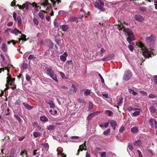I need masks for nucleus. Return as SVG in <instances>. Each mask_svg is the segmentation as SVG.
I'll return each instance as SVG.
<instances>
[{"label":"nucleus","instance_id":"nucleus-25","mask_svg":"<svg viewBox=\"0 0 157 157\" xmlns=\"http://www.w3.org/2000/svg\"><path fill=\"white\" fill-rule=\"evenodd\" d=\"M94 117V115H93L92 113H91L90 114H89L88 115V116L87 117V118H86V120L88 121H90L92 119V118Z\"/></svg>","mask_w":157,"mask_h":157},{"label":"nucleus","instance_id":"nucleus-32","mask_svg":"<svg viewBox=\"0 0 157 157\" xmlns=\"http://www.w3.org/2000/svg\"><path fill=\"white\" fill-rule=\"evenodd\" d=\"M110 128H108L105 131L103 132V134L105 136L108 135L110 132Z\"/></svg>","mask_w":157,"mask_h":157},{"label":"nucleus","instance_id":"nucleus-24","mask_svg":"<svg viewBox=\"0 0 157 157\" xmlns=\"http://www.w3.org/2000/svg\"><path fill=\"white\" fill-rule=\"evenodd\" d=\"M71 90L73 92L75 93H76L77 90V88L76 87L75 85L74 84L72 85L71 87Z\"/></svg>","mask_w":157,"mask_h":157},{"label":"nucleus","instance_id":"nucleus-28","mask_svg":"<svg viewBox=\"0 0 157 157\" xmlns=\"http://www.w3.org/2000/svg\"><path fill=\"white\" fill-rule=\"evenodd\" d=\"M55 128L54 126L53 125H49L47 127V129L50 131L53 130Z\"/></svg>","mask_w":157,"mask_h":157},{"label":"nucleus","instance_id":"nucleus-53","mask_svg":"<svg viewBox=\"0 0 157 157\" xmlns=\"http://www.w3.org/2000/svg\"><path fill=\"white\" fill-rule=\"evenodd\" d=\"M154 83L157 84V75L154 76Z\"/></svg>","mask_w":157,"mask_h":157},{"label":"nucleus","instance_id":"nucleus-37","mask_svg":"<svg viewBox=\"0 0 157 157\" xmlns=\"http://www.w3.org/2000/svg\"><path fill=\"white\" fill-rule=\"evenodd\" d=\"M140 113V111H136L132 113V115L133 116H136L139 115Z\"/></svg>","mask_w":157,"mask_h":157},{"label":"nucleus","instance_id":"nucleus-13","mask_svg":"<svg viewBox=\"0 0 157 157\" xmlns=\"http://www.w3.org/2000/svg\"><path fill=\"white\" fill-rule=\"evenodd\" d=\"M1 49L4 52H6L7 51V47L6 44L4 42L2 44Z\"/></svg>","mask_w":157,"mask_h":157},{"label":"nucleus","instance_id":"nucleus-44","mask_svg":"<svg viewBox=\"0 0 157 157\" xmlns=\"http://www.w3.org/2000/svg\"><path fill=\"white\" fill-rule=\"evenodd\" d=\"M60 59L63 61H65L66 60V58L63 55H62L60 56Z\"/></svg>","mask_w":157,"mask_h":157},{"label":"nucleus","instance_id":"nucleus-40","mask_svg":"<svg viewBox=\"0 0 157 157\" xmlns=\"http://www.w3.org/2000/svg\"><path fill=\"white\" fill-rule=\"evenodd\" d=\"M33 21L34 23L37 25L39 24V22L37 19L35 17H34L33 19Z\"/></svg>","mask_w":157,"mask_h":157},{"label":"nucleus","instance_id":"nucleus-46","mask_svg":"<svg viewBox=\"0 0 157 157\" xmlns=\"http://www.w3.org/2000/svg\"><path fill=\"white\" fill-rule=\"evenodd\" d=\"M148 97L149 98H156L157 97V96L153 95L152 94H151L149 95Z\"/></svg>","mask_w":157,"mask_h":157},{"label":"nucleus","instance_id":"nucleus-9","mask_svg":"<svg viewBox=\"0 0 157 157\" xmlns=\"http://www.w3.org/2000/svg\"><path fill=\"white\" fill-rule=\"evenodd\" d=\"M45 70L46 71V73L48 75L51 74L54 71L52 69L51 67H47L45 68Z\"/></svg>","mask_w":157,"mask_h":157},{"label":"nucleus","instance_id":"nucleus-12","mask_svg":"<svg viewBox=\"0 0 157 157\" xmlns=\"http://www.w3.org/2000/svg\"><path fill=\"white\" fill-rule=\"evenodd\" d=\"M50 76L53 80L56 82H58V80L57 78L56 75L55 73V72L49 75Z\"/></svg>","mask_w":157,"mask_h":157},{"label":"nucleus","instance_id":"nucleus-5","mask_svg":"<svg viewBox=\"0 0 157 157\" xmlns=\"http://www.w3.org/2000/svg\"><path fill=\"white\" fill-rule=\"evenodd\" d=\"M29 5H31V3L29 2H26L23 4L22 6L17 4L16 6L18 7L20 9H21L23 11H25V10H29L28 6Z\"/></svg>","mask_w":157,"mask_h":157},{"label":"nucleus","instance_id":"nucleus-10","mask_svg":"<svg viewBox=\"0 0 157 157\" xmlns=\"http://www.w3.org/2000/svg\"><path fill=\"white\" fill-rule=\"evenodd\" d=\"M109 122L111 126L113 128V129L115 130L116 127L117 126L116 122L114 120H109Z\"/></svg>","mask_w":157,"mask_h":157},{"label":"nucleus","instance_id":"nucleus-42","mask_svg":"<svg viewBox=\"0 0 157 157\" xmlns=\"http://www.w3.org/2000/svg\"><path fill=\"white\" fill-rule=\"evenodd\" d=\"M38 16L42 20L44 19V15L43 13L41 12H39L38 13Z\"/></svg>","mask_w":157,"mask_h":157},{"label":"nucleus","instance_id":"nucleus-60","mask_svg":"<svg viewBox=\"0 0 157 157\" xmlns=\"http://www.w3.org/2000/svg\"><path fill=\"white\" fill-rule=\"evenodd\" d=\"M98 75L99 76V77L101 80L102 82V83H104V80L103 78L102 77V76L100 74H99Z\"/></svg>","mask_w":157,"mask_h":157},{"label":"nucleus","instance_id":"nucleus-58","mask_svg":"<svg viewBox=\"0 0 157 157\" xmlns=\"http://www.w3.org/2000/svg\"><path fill=\"white\" fill-rule=\"evenodd\" d=\"M66 63L69 65L72 64H73V61L72 60H67L66 62Z\"/></svg>","mask_w":157,"mask_h":157},{"label":"nucleus","instance_id":"nucleus-64","mask_svg":"<svg viewBox=\"0 0 157 157\" xmlns=\"http://www.w3.org/2000/svg\"><path fill=\"white\" fill-rule=\"evenodd\" d=\"M137 151L138 154H139V157H143L140 151L139 150H137Z\"/></svg>","mask_w":157,"mask_h":157},{"label":"nucleus","instance_id":"nucleus-56","mask_svg":"<svg viewBox=\"0 0 157 157\" xmlns=\"http://www.w3.org/2000/svg\"><path fill=\"white\" fill-rule=\"evenodd\" d=\"M10 157H15V152L11 151L10 154Z\"/></svg>","mask_w":157,"mask_h":157},{"label":"nucleus","instance_id":"nucleus-52","mask_svg":"<svg viewBox=\"0 0 157 157\" xmlns=\"http://www.w3.org/2000/svg\"><path fill=\"white\" fill-rule=\"evenodd\" d=\"M124 126H122L119 129V132L122 133L124 131Z\"/></svg>","mask_w":157,"mask_h":157},{"label":"nucleus","instance_id":"nucleus-22","mask_svg":"<svg viewBox=\"0 0 157 157\" xmlns=\"http://www.w3.org/2000/svg\"><path fill=\"white\" fill-rule=\"evenodd\" d=\"M127 110L129 111H131L132 110H140L138 108H136L133 107H132L131 106L128 107L127 108Z\"/></svg>","mask_w":157,"mask_h":157},{"label":"nucleus","instance_id":"nucleus-4","mask_svg":"<svg viewBox=\"0 0 157 157\" xmlns=\"http://www.w3.org/2000/svg\"><path fill=\"white\" fill-rule=\"evenodd\" d=\"M104 5V3L100 0H98V2H96L94 3L95 6L102 11H104L105 10V9L103 7Z\"/></svg>","mask_w":157,"mask_h":157},{"label":"nucleus","instance_id":"nucleus-35","mask_svg":"<svg viewBox=\"0 0 157 157\" xmlns=\"http://www.w3.org/2000/svg\"><path fill=\"white\" fill-rule=\"evenodd\" d=\"M13 65H11L10 66L8 65L7 67H5V69L7 70V75H9V72H10V67H13Z\"/></svg>","mask_w":157,"mask_h":157},{"label":"nucleus","instance_id":"nucleus-45","mask_svg":"<svg viewBox=\"0 0 157 157\" xmlns=\"http://www.w3.org/2000/svg\"><path fill=\"white\" fill-rule=\"evenodd\" d=\"M17 20L18 21V24H21L22 20L21 17L20 16H18L17 17Z\"/></svg>","mask_w":157,"mask_h":157},{"label":"nucleus","instance_id":"nucleus-63","mask_svg":"<svg viewBox=\"0 0 157 157\" xmlns=\"http://www.w3.org/2000/svg\"><path fill=\"white\" fill-rule=\"evenodd\" d=\"M58 154H60L62 156V157H66V155L64 153H63L61 152H59L58 153Z\"/></svg>","mask_w":157,"mask_h":157},{"label":"nucleus","instance_id":"nucleus-41","mask_svg":"<svg viewBox=\"0 0 157 157\" xmlns=\"http://www.w3.org/2000/svg\"><path fill=\"white\" fill-rule=\"evenodd\" d=\"M42 144L43 145V146L45 148V149L47 151L48 149L49 148V145L48 144V143H45Z\"/></svg>","mask_w":157,"mask_h":157},{"label":"nucleus","instance_id":"nucleus-33","mask_svg":"<svg viewBox=\"0 0 157 157\" xmlns=\"http://www.w3.org/2000/svg\"><path fill=\"white\" fill-rule=\"evenodd\" d=\"M105 113L107 114L109 116H111L113 114V112L109 110H106L105 111Z\"/></svg>","mask_w":157,"mask_h":157},{"label":"nucleus","instance_id":"nucleus-17","mask_svg":"<svg viewBox=\"0 0 157 157\" xmlns=\"http://www.w3.org/2000/svg\"><path fill=\"white\" fill-rule=\"evenodd\" d=\"M23 105H24L25 108L28 109H31L33 108V107L29 105L28 103L23 102Z\"/></svg>","mask_w":157,"mask_h":157},{"label":"nucleus","instance_id":"nucleus-36","mask_svg":"<svg viewBox=\"0 0 157 157\" xmlns=\"http://www.w3.org/2000/svg\"><path fill=\"white\" fill-rule=\"evenodd\" d=\"M129 92L132 93V94L134 96H135L137 94V93L136 92L134 91L133 90L131 89H129Z\"/></svg>","mask_w":157,"mask_h":157},{"label":"nucleus","instance_id":"nucleus-39","mask_svg":"<svg viewBox=\"0 0 157 157\" xmlns=\"http://www.w3.org/2000/svg\"><path fill=\"white\" fill-rule=\"evenodd\" d=\"M139 11L143 12H146V9L144 7H141L139 8Z\"/></svg>","mask_w":157,"mask_h":157},{"label":"nucleus","instance_id":"nucleus-29","mask_svg":"<svg viewBox=\"0 0 157 157\" xmlns=\"http://www.w3.org/2000/svg\"><path fill=\"white\" fill-rule=\"evenodd\" d=\"M62 28L63 30L65 32L67 31L68 29V26L66 25H63Z\"/></svg>","mask_w":157,"mask_h":157},{"label":"nucleus","instance_id":"nucleus-8","mask_svg":"<svg viewBox=\"0 0 157 157\" xmlns=\"http://www.w3.org/2000/svg\"><path fill=\"white\" fill-rule=\"evenodd\" d=\"M149 110L151 113L154 114L157 113V109L153 105L151 106L149 108Z\"/></svg>","mask_w":157,"mask_h":157},{"label":"nucleus","instance_id":"nucleus-14","mask_svg":"<svg viewBox=\"0 0 157 157\" xmlns=\"http://www.w3.org/2000/svg\"><path fill=\"white\" fill-rule=\"evenodd\" d=\"M83 92H84V95L85 96H88L91 93V91L89 89L82 90L81 91V92L83 93Z\"/></svg>","mask_w":157,"mask_h":157},{"label":"nucleus","instance_id":"nucleus-47","mask_svg":"<svg viewBox=\"0 0 157 157\" xmlns=\"http://www.w3.org/2000/svg\"><path fill=\"white\" fill-rule=\"evenodd\" d=\"M13 83L14 82L12 81H6V85H10V86H12Z\"/></svg>","mask_w":157,"mask_h":157},{"label":"nucleus","instance_id":"nucleus-1","mask_svg":"<svg viewBox=\"0 0 157 157\" xmlns=\"http://www.w3.org/2000/svg\"><path fill=\"white\" fill-rule=\"evenodd\" d=\"M118 27L120 30L124 29V31L127 34L128 37L127 38V41L129 43L130 45H128V48L131 51H132L133 50V47L130 45L132 44V41L134 40V36L132 30L129 29L125 28L121 23L118 24Z\"/></svg>","mask_w":157,"mask_h":157},{"label":"nucleus","instance_id":"nucleus-11","mask_svg":"<svg viewBox=\"0 0 157 157\" xmlns=\"http://www.w3.org/2000/svg\"><path fill=\"white\" fill-rule=\"evenodd\" d=\"M135 18L136 20L139 21H142L144 20L143 17L139 14L136 15L135 16Z\"/></svg>","mask_w":157,"mask_h":157},{"label":"nucleus","instance_id":"nucleus-19","mask_svg":"<svg viewBox=\"0 0 157 157\" xmlns=\"http://www.w3.org/2000/svg\"><path fill=\"white\" fill-rule=\"evenodd\" d=\"M70 20L71 21L73 22H76L77 23L78 21V18L72 16L70 17Z\"/></svg>","mask_w":157,"mask_h":157},{"label":"nucleus","instance_id":"nucleus-30","mask_svg":"<svg viewBox=\"0 0 157 157\" xmlns=\"http://www.w3.org/2000/svg\"><path fill=\"white\" fill-rule=\"evenodd\" d=\"M141 144V141L140 140H137L136 141L134 144V145L136 147H137L140 145Z\"/></svg>","mask_w":157,"mask_h":157},{"label":"nucleus","instance_id":"nucleus-27","mask_svg":"<svg viewBox=\"0 0 157 157\" xmlns=\"http://www.w3.org/2000/svg\"><path fill=\"white\" fill-rule=\"evenodd\" d=\"M149 121L151 123L150 125H153L154 124L155 125V124L156 122L155 119L154 118L150 119L149 120Z\"/></svg>","mask_w":157,"mask_h":157},{"label":"nucleus","instance_id":"nucleus-59","mask_svg":"<svg viewBox=\"0 0 157 157\" xmlns=\"http://www.w3.org/2000/svg\"><path fill=\"white\" fill-rule=\"evenodd\" d=\"M56 20L55 19L54 22V25L56 27H58L59 26V24L58 22H56Z\"/></svg>","mask_w":157,"mask_h":157},{"label":"nucleus","instance_id":"nucleus-18","mask_svg":"<svg viewBox=\"0 0 157 157\" xmlns=\"http://www.w3.org/2000/svg\"><path fill=\"white\" fill-rule=\"evenodd\" d=\"M12 33L15 35H17L18 33L21 34V31H19L17 28H15L12 31Z\"/></svg>","mask_w":157,"mask_h":157},{"label":"nucleus","instance_id":"nucleus-54","mask_svg":"<svg viewBox=\"0 0 157 157\" xmlns=\"http://www.w3.org/2000/svg\"><path fill=\"white\" fill-rule=\"evenodd\" d=\"M106 152H103L101 153V157H105L106 156Z\"/></svg>","mask_w":157,"mask_h":157},{"label":"nucleus","instance_id":"nucleus-55","mask_svg":"<svg viewBox=\"0 0 157 157\" xmlns=\"http://www.w3.org/2000/svg\"><path fill=\"white\" fill-rule=\"evenodd\" d=\"M26 80L28 81H29L31 79V78L28 75H26Z\"/></svg>","mask_w":157,"mask_h":157},{"label":"nucleus","instance_id":"nucleus-2","mask_svg":"<svg viewBox=\"0 0 157 157\" xmlns=\"http://www.w3.org/2000/svg\"><path fill=\"white\" fill-rule=\"evenodd\" d=\"M137 45L139 47V50L142 51V54L145 58H151L152 56H154L153 53V49L151 47L150 50L147 49L143 44L141 42L137 43Z\"/></svg>","mask_w":157,"mask_h":157},{"label":"nucleus","instance_id":"nucleus-62","mask_svg":"<svg viewBox=\"0 0 157 157\" xmlns=\"http://www.w3.org/2000/svg\"><path fill=\"white\" fill-rule=\"evenodd\" d=\"M109 122H106L104 124H103L104 125V127H104L105 128H107L108 127V125H109Z\"/></svg>","mask_w":157,"mask_h":157},{"label":"nucleus","instance_id":"nucleus-26","mask_svg":"<svg viewBox=\"0 0 157 157\" xmlns=\"http://www.w3.org/2000/svg\"><path fill=\"white\" fill-rule=\"evenodd\" d=\"M33 136L35 138H36L40 136L41 134L39 132H36L33 133Z\"/></svg>","mask_w":157,"mask_h":157},{"label":"nucleus","instance_id":"nucleus-3","mask_svg":"<svg viewBox=\"0 0 157 157\" xmlns=\"http://www.w3.org/2000/svg\"><path fill=\"white\" fill-rule=\"evenodd\" d=\"M132 76V73L130 70L125 71L123 77V79L125 81L130 80Z\"/></svg>","mask_w":157,"mask_h":157},{"label":"nucleus","instance_id":"nucleus-15","mask_svg":"<svg viewBox=\"0 0 157 157\" xmlns=\"http://www.w3.org/2000/svg\"><path fill=\"white\" fill-rule=\"evenodd\" d=\"M123 98L122 96L120 97L117 100L118 106H120L121 103L123 102ZM117 107L118 108V106Z\"/></svg>","mask_w":157,"mask_h":157},{"label":"nucleus","instance_id":"nucleus-48","mask_svg":"<svg viewBox=\"0 0 157 157\" xmlns=\"http://www.w3.org/2000/svg\"><path fill=\"white\" fill-rule=\"evenodd\" d=\"M21 36L22 37L21 38H22V40H24V41H26L27 40L26 38V36L25 35L23 34H21Z\"/></svg>","mask_w":157,"mask_h":157},{"label":"nucleus","instance_id":"nucleus-61","mask_svg":"<svg viewBox=\"0 0 157 157\" xmlns=\"http://www.w3.org/2000/svg\"><path fill=\"white\" fill-rule=\"evenodd\" d=\"M48 46L50 48H52L53 47L54 44L50 42Z\"/></svg>","mask_w":157,"mask_h":157},{"label":"nucleus","instance_id":"nucleus-50","mask_svg":"<svg viewBox=\"0 0 157 157\" xmlns=\"http://www.w3.org/2000/svg\"><path fill=\"white\" fill-rule=\"evenodd\" d=\"M57 37V36H56V39H55V41L57 43V44H59V42L60 41V38H59V39H57L56 38Z\"/></svg>","mask_w":157,"mask_h":157},{"label":"nucleus","instance_id":"nucleus-43","mask_svg":"<svg viewBox=\"0 0 157 157\" xmlns=\"http://www.w3.org/2000/svg\"><path fill=\"white\" fill-rule=\"evenodd\" d=\"M36 57L34 56V55L33 54L30 55L28 58L29 59H34Z\"/></svg>","mask_w":157,"mask_h":157},{"label":"nucleus","instance_id":"nucleus-7","mask_svg":"<svg viewBox=\"0 0 157 157\" xmlns=\"http://www.w3.org/2000/svg\"><path fill=\"white\" fill-rule=\"evenodd\" d=\"M155 40V36L153 34H151L150 36L149 37H147L146 38V40L147 42L149 44L153 43Z\"/></svg>","mask_w":157,"mask_h":157},{"label":"nucleus","instance_id":"nucleus-51","mask_svg":"<svg viewBox=\"0 0 157 157\" xmlns=\"http://www.w3.org/2000/svg\"><path fill=\"white\" fill-rule=\"evenodd\" d=\"M60 74L61 75L62 77L64 79H66V77L65 75L62 72H60Z\"/></svg>","mask_w":157,"mask_h":157},{"label":"nucleus","instance_id":"nucleus-34","mask_svg":"<svg viewBox=\"0 0 157 157\" xmlns=\"http://www.w3.org/2000/svg\"><path fill=\"white\" fill-rule=\"evenodd\" d=\"M14 117L19 122H21V120L20 117L17 115L14 114Z\"/></svg>","mask_w":157,"mask_h":157},{"label":"nucleus","instance_id":"nucleus-49","mask_svg":"<svg viewBox=\"0 0 157 157\" xmlns=\"http://www.w3.org/2000/svg\"><path fill=\"white\" fill-rule=\"evenodd\" d=\"M17 16V13H16L14 12L13 13V17L14 20L17 21V18H16Z\"/></svg>","mask_w":157,"mask_h":157},{"label":"nucleus","instance_id":"nucleus-23","mask_svg":"<svg viewBox=\"0 0 157 157\" xmlns=\"http://www.w3.org/2000/svg\"><path fill=\"white\" fill-rule=\"evenodd\" d=\"M40 120L42 121L46 122L48 121L47 117L45 116H42L40 117Z\"/></svg>","mask_w":157,"mask_h":157},{"label":"nucleus","instance_id":"nucleus-31","mask_svg":"<svg viewBox=\"0 0 157 157\" xmlns=\"http://www.w3.org/2000/svg\"><path fill=\"white\" fill-rule=\"evenodd\" d=\"M128 149H129L131 151H132L133 149V146L130 143H129L128 145L127 151H128Z\"/></svg>","mask_w":157,"mask_h":157},{"label":"nucleus","instance_id":"nucleus-6","mask_svg":"<svg viewBox=\"0 0 157 157\" xmlns=\"http://www.w3.org/2000/svg\"><path fill=\"white\" fill-rule=\"evenodd\" d=\"M86 141H85L83 144L79 146V148L78 150V152L76 154L77 155H79L80 151H82L83 150H86Z\"/></svg>","mask_w":157,"mask_h":157},{"label":"nucleus","instance_id":"nucleus-21","mask_svg":"<svg viewBox=\"0 0 157 157\" xmlns=\"http://www.w3.org/2000/svg\"><path fill=\"white\" fill-rule=\"evenodd\" d=\"M47 103L50 105V108H55V104L52 101H49L48 102H47Z\"/></svg>","mask_w":157,"mask_h":157},{"label":"nucleus","instance_id":"nucleus-57","mask_svg":"<svg viewBox=\"0 0 157 157\" xmlns=\"http://www.w3.org/2000/svg\"><path fill=\"white\" fill-rule=\"evenodd\" d=\"M105 50L104 48H101L99 53L100 54L101 53H104L105 52Z\"/></svg>","mask_w":157,"mask_h":157},{"label":"nucleus","instance_id":"nucleus-20","mask_svg":"<svg viewBox=\"0 0 157 157\" xmlns=\"http://www.w3.org/2000/svg\"><path fill=\"white\" fill-rule=\"evenodd\" d=\"M51 2L52 3L53 6L54 7L55 5L56 2H57V4H59V3L61 2V0H50Z\"/></svg>","mask_w":157,"mask_h":157},{"label":"nucleus","instance_id":"nucleus-16","mask_svg":"<svg viewBox=\"0 0 157 157\" xmlns=\"http://www.w3.org/2000/svg\"><path fill=\"white\" fill-rule=\"evenodd\" d=\"M138 131V129L137 127H133L131 129V131L133 133H137Z\"/></svg>","mask_w":157,"mask_h":157},{"label":"nucleus","instance_id":"nucleus-38","mask_svg":"<svg viewBox=\"0 0 157 157\" xmlns=\"http://www.w3.org/2000/svg\"><path fill=\"white\" fill-rule=\"evenodd\" d=\"M89 110L90 111H92V107L93 105V104L91 102H89Z\"/></svg>","mask_w":157,"mask_h":157}]
</instances>
